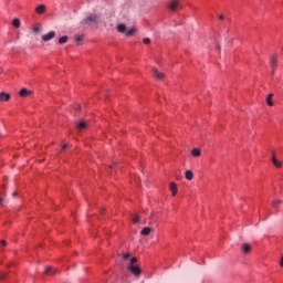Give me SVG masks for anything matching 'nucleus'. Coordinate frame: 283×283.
Masks as SVG:
<instances>
[{
	"label": "nucleus",
	"instance_id": "nucleus-1",
	"mask_svg": "<svg viewBox=\"0 0 283 283\" xmlns=\"http://www.w3.org/2000/svg\"><path fill=\"white\" fill-rule=\"evenodd\" d=\"M101 23V15L96 13L88 14L83 21V25H98Z\"/></svg>",
	"mask_w": 283,
	"mask_h": 283
},
{
	"label": "nucleus",
	"instance_id": "nucleus-2",
	"mask_svg": "<svg viewBox=\"0 0 283 283\" xmlns=\"http://www.w3.org/2000/svg\"><path fill=\"white\" fill-rule=\"evenodd\" d=\"M127 270L130 271L135 277H140V275H143V270L138 265H127Z\"/></svg>",
	"mask_w": 283,
	"mask_h": 283
},
{
	"label": "nucleus",
	"instance_id": "nucleus-3",
	"mask_svg": "<svg viewBox=\"0 0 283 283\" xmlns=\"http://www.w3.org/2000/svg\"><path fill=\"white\" fill-rule=\"evenodd\" d=\"M180 8V1L179 0H170L168 2V10L170 12H176Z\"/></svg>",
	"mask_w": 283,
	"mask_h": 283
},
{
	"label": "nucleus",
	"instance_id": "nucleus-4",
	"mask_svg": "<svg viewBox=\"0 0 283 283\" xmlns=\"http://www.w3.org/2000/svg\"><path fill=\"white\" fill-rule=\"evenodd\" d=\"M270 64H271V67H272V75H274L275 70H277V55H272L270 57Z\"/></svg>",
	"mask_w": 283,
	"mask_h": 283
},
{
	"label": "nucleus",
	"instance_id": "nucleus-5",
	"mask_svg": "<svg viewBox=\"0 0 283 283\" xmlns=\"http://www.w3.org/2000/svg\"><path fill=\"white\" fill-rule=\"evenodd\" d=\"M54 36H56V32L51 31L48 34L42 35V41H44V42L52 41V39H54Z\"/></svg>",
	"mask_w": 283,
	"mask_h": 283
},
{
	"label": "nucleus",
	"instance_id": "nucleus-6",
	"mask_svg": "<svg viewBox=\"0 0 283 283\" xmlns=\"http://www.w3.org/2000/svg\"><path fill=\"white\" fill-rule=\"evenodd\" d=\"M19 96L21 98H28V96H32V91H28V88H22L19 92Z\"/></svg>",
	"mask_w": 283,
	"mask_h": 283
},
{
	"label": "nucleus",
	"instance_id": "nucleus-7",
	"mask_svg": "<svg viewBox=\"0 0 283 283\" xmlns=\"http://www.w3.org/2000/svg\"><path fill=\"white\" fill-rule=\"evenodd\" d=\"M46 10H48V8L45 7V4H39L35 8L36 14H45Z\"/></svg>",
	"mask_w": 283,
	"mask_h": 283
},
{
	"label": "nucleus",
	"instance_id": "nucleus-8",
	"mask_svg": "<svg viewBox=\"0 0 283 283\" xmlns=\"http://www.w3.org/2000/svg\"><path fill=\"white\" fill-rule=\"evenodd\" d=\"M11 95L9 93L2 92L0 93V102L3 103V101L6 103H8V101H10Z\"/></svg>",
	"mask_w": 283,
	"mask_h": 283
},
{
	"label": "nucleus",
	"instance_id": "nucleus-9",
	"mask_svg": "<svg viewBox=\"0 0 283 283\" xmlns=\"http://www.w3.org/2000/svg\"><path fill=\"white\" fill-rule=\"evenodd\" d=\"M154 76L157 81H163L165 80V73H160L158 70H154Z\"/></svg>",
	"mask_w": 283,
	"mask_h": 283
},
{
	"label": "nucleus",
	"instance_id": "nucleus-10",
	"mask_svg": "<svg viewBox=\"0 0 283 283\" xmlns=\"http://www.w3.org/2000/svg\"><path fill=\"white\" fill-rule=\"evenodd\" d=\"M241 251H242V253H245V254L251 253V244H249V243H243V244L241 245Z\"/></svg>",
	"mask_w": 283,
	"mask_h": 283
},
{
	"label": "nucleus",
	"instance_id": "nucleus-11",
	"mask_svg": "<svg viewBox=\"0 0 283 283\" xmlns=\"http://www.w3.org/2000/svg\"><path fill=\"white\" fill-rule=\"evenodd\" d=\"M272 163L274 165V167H276L277 169H280V167H282V161L277 160V158H275V154L272 155Z\"/></svg>",
	"mask_w": 283,
	"mask_h": 283
},
{
	"label": "nucleus",
	"instance_id": "nucleus-12",
	"mask_svg": "<svg viewBox=\"0 0 283 283\" xmlns=\"http://www.w3.org/2000/svg\"><path fill=\"white\" fill-rule=\"evenodd\" d=\"M44 273L46 274V275H56V273H59V270H54V269H52V268H46L45 270H44Z\"/></svg>",
	"mask_w": 283,
	"mask_h": 283
},
{
	"label": "nucleus",
	"instance_id": "nucleus-13",
	"mask_svg": "<svg viewBox=\"0 0 283 283\" xmlns=\"http://www.w3.org/2000/svg\"><path fill=\"white\" fill-rule=\"evenodd\" d=\"M170 191L172 196H176V193H178V185H176V182H170Z\"/></svg>",
	"mask_w": 283,
	"mask_h": 283
},
{
	"label": "nucleus",
	"instance_id": "nucleus-14",
	"mask_svg": "<svg viewBox=\"0 0 283 283\" xmlns=\"http://www.w3.org/2000/svg\"><path fill=\"white\" fill-rule=\"evenodd\" d=\"M201 155H202V153L198 148H195L191 151V156H193V158H200Z\"/></svg>",
	"mask_w": 283,
	"mask_h": 283
},
{
	"label": "nucleus",
	"instance_id": "nucleus-15",
	"mask_svg": "<svg viewBox=\"0 0 283 283\" xmlns=\"http://www.w3.org/2000/svg\"><path fill=\"white\" fill-rule=\"evenodd\" d=\"M185 178H186V180H193V171L187 170L185 172Z\"/></svg>",
	"mask_w": 283,
	"mask_h": 283
},
{
	"label": "nucleus",
	"instance_id": "nucleus-16",
	"mask_svg": "<svg viewBox=\"0 0 283 283\" xmlns=\"http://www.w3.org/2000/svg\"><path fill=\"white\" fill-rule=\"evenodd\" d=\"M126 30L127 27L125 24L120 23L117 25V32H120L123 34L124 32H126Z\"/></svg>",
	"mask_w": 283,
	"mask_h": 283
},
{
	"label": "nucleus",
	"instance_id": "nucleus-17",
	"mask_svg": "<svg viewBox=\"0 0 283 283\" xmlns=\"http://www.w3.org/2000/svg\"><path fill=\"white\" fill-rule=\"evenodd\" d=\"M266 103H268L269 107H273V94L268 95Z\"/></svg>",
	"mask_w": 283,
	"mask_h": 283
},
{
	"label": "nucleus",
	"instance_id": "nucleus-18",
	"mask_svg": "<svg viewBox=\"0 0 283 283\" xmlns=\"http://www.w3.org/2000/svg\"><path fill=\"white\" fill-rule=\"evenodd\" d=\"M142 235H149V233H151V228L149 227H145L142 231H140Z\"/></svg>",
	"mask_w": 283,
	"mask_h": 283
},
{
	"label": "nucleus",
	"instance_id": "nucleus-19",
	"mask_svg": "<svg viewBox=\"0 0 283 283\" xmlns=\"http://www.w3.org/2000/svg\"><path fill=\"white\" fill-rule=\"evenodd\" d=\"M12 25L13 28H21V20H19L18 18L13 19Z\"/></svg>",
	"mask_w": 283,
	"mask_h": 283
},
{
	"label": "nucleus",
	"instance_id": "nucleus-20",
	"mask_svg": "<svg viewBox=\"0 0 283 283\" xmlns=\"http://www.w3.org/2000/svg\"><path fill=\"white\" fill-rule=\"evenodd\" d=\"M85 127H87V123H85L84 120H81L77 124V129H85Z\"/></svg>",
	"mask_w": 283,
	"mask_h": 283
},
{
	"label": "nucleus",
	"instance_id": "nucleus-21",
	"mask_svg": "<svg viewBox=\"0 0 283 283\" xmlns=\"http://www.w3.org/2000/svg\"><path fill=\"white\" fill-rule=\"evenodd\" d=\"M33 32L35 34H41V24H36L35 27H33Z\"/></svg>",
	"mask_w": 283,
	"mask_h": 283
},
{
	"label": "nucleus",
	"instance_id": "nucleus-22",
	"mask_svg": "<svg viewBox=\"0 0 283 283\" xmlns=\"http://www.w3.org/2000/svg\"><path fill=\"white\" fill-rule=\"evenodd\" d=\"M67 41V35H63L62 38L59 39L60 45H63Z\"/></svg>",
	"mask_w": 283,
	"mask_h": 283
},
{
	"label": "nucleus",
	"instance_id": "nucleus-23",
	"mask_svg": "<svg viewBox=\"0 0 283 283\" xmlns=\"http://www.w3.org/2000/svg\"><path fill=\"white\" fill-rule=\"evenodd\" d=\"M135 33H136V29H130L126 32V36H134Z\"/></svg>",
	"mask_w": 283,
	"mask_h": 283
},
{
	"label": "nucleus",
	"instance_id": "nucleus-24",
	"mask_svg": "<svg viewBox=\"0 0 283 283\" xmlns=\"http://www.w3.org/2000/svg\"><path fill=\"white\" fill-rule=\"evenodd\" d=\"M136 262H138V259L132 258L128 266H136Z\"/></svg>",
	"mask_w": 283,
	"mask_h": 283
},
{
	"label": "nucleus",
	"instance_id": "nucleus-25",
	"mask_svg": "<svg viewBox=\"0 0 283 283\" xmlns=\"http://www.w3.org/2000/svg\"><path fill=\"white\" fill-rule=\"evenodd\" d=\"M133 222H134V224H138V222H140V218L138 217V214L134 216Z\"/></svg>",
	"mask_w": 283,
	"mask_h": 283
},
{
	"label": "nucleus",
	"instance_id": "nucleus-26",
	"mask_svg": "<svg viewBox=\"0 0 283 283\" xmlns=\"http://www.w3.org/2000/svg\"><path fill=\"white\" fill-rule=\"evenodd\" d=\"M75 41L76 43H81V41H83V35L81 34L75 35Z\"/></svg>",
	"mask_w": 283,
	"mask_h": 283
},
{
	"label": "nucleus",
	"instance_id": "nucleus-27",
	"mask_svg": "<svg viewBox=\"0 0 283 283\" xmlns=\"http://www.w3.org/2000/svg\"><path fill=\"white\" fill-rule=\"evenodd\" d=\"M279 205H282V200H274L273 202H272V207H277Z\"/></svg>",
	"mask_w": 283,
	"mask_h": 283
},
{
	"label": "nucleus",
	"instance_id": "nucleus-28",
	"mask_svg": "<svg viewBox=\"0 0 283 283\" xmlns=\"http://www.w3.org/2000/svg\"><path fill=\"white\" fill-rule=\"evenodd\" d=\"M150 43H151V39H149V38L144 39V44L145 45H149Z\"/></svg>",
	"mask_w": 283,
	"mask_h": 283
},
{
	"label": "nucleus",
	"instance_id": "nucleus-29",
	"mask_svg": "<svg viewBox=\"0 0 283 283\" xmlns=\"http://www.w3.org/2000/svg\"><path fill=\"white\" fill-rule=\"evenodd\" d=\"M6 277H8V274L6 272H1L0 273V281L6 280Z\"/></svg>",
	"mask_w": 283,
	"mask_h": 283
},
{
	"label": "nucleus",
	"instance_id": "nucleus-30",
	"mask_svg": "<svg viewBox=\"0 0 283 283\" xmlns=\"http://www.w3.org/2000/svg\"><path fill=\"white\" fill-rule=\"evenodd\" d=\"M130 256H132L130 253H125V254H123L124 260H129Z\"/></svg>",
	"mask_w": 283,
	"mask_h": 283
},
{
	"label": "nucleus",
	"instance_id": "nucleus-31",
	"mask_svg": "<svg viewBox=\"0 0 283 283\" xmlns=\"http://www.w3.org/2000/svg\"><path fill=\"white\" fill-rule=\"evenodd\" d=\"M67 147H70V144L62 145V151H65V149H67Z\"/></svg>",
	"mask_w": 283,
	"mask_h": 283
},
{
	"label": "nucleus",
	"instance_id": "nucleus-32",
	"mask_svg": "<svg viewBox=\"0 0 283 283\" xmlns=\"http://www.w3.org/2000/svg\"><path fill=\"white\" fill-rule=\"evenodd\" d=\"M115 167H118V163H113V164L109 166V169H114Z\"/></svg>",
	"mask_w": 283,
	"mask_h": 283
},
{
	"label": "nucleus",
	"instance_id": "nucleus-33",
	"mask_svg": "<svg viewBox=\"0 0 283 283\" xmlns=\"http://www.w3.org/2000/svg\"><path fill=\"white\" fill-rule=\"evenodd\" d=\"M1 245H2V247H8V241L1 240Z\"/></svg>",
	"mask_w": 283,
	"mask_h": 283
},
{
	"label": "nucleus",
	"instance_id": "nucleus-34",
	"mask_svg": "<svg viewBox=\"0 0 283 283\" xmlns=\"http://www.w3.org/2000/svg\"><path fill=\"white\" fill-rule=\"evenodd\" d=\"M74 109H76V111L81 109V105L75 104V105H74Z\"/></svg>",
	"mask_w": 283,
	"mask_h": 283
},
{
	"label": "nucleus",
	"instance_id": "nucleus-35",
	"mask_svg": "<svg viewBox=\"0 0 283 283\" xmlns=\"http://www.w3.org/2000/svg\"><path fill=\"white\" fill-rule=\"evenodd\" d=\"M280 266L283 268V255L281 256V260H280Z\"/></svg>",
	"mask_w": 283,
	"mask_h": 283
},
{
	"label": "nucleus",
	"instance_id": "nucleus-36",
	"mask_svg": "<svg viewBox=\"0 0 283 283\" xmlns=\"http://www.w3.org/2000/svg\"><path fill=\"white\" fill-rule=\"evenodd\" d=\"M219 19H220V21H224V14H221V15L219 17Z\"/></svg>",
	"mask_w": 283,
	"mask_h": 283
},
{
	"label": "nucleus",
	"instance_id": "nucleus-37",
	"mask_svg": "<svg viewBox=\"0 0 283 283\" xmlns=\"http://www.w3.org/2000/svg\"><path fill=\"white\" fill-rule=\"evenodd\" d=\"M217 50L220 52L221 50L220 44L217 45Z\"/></svg>",
	"mask_w": 283,
	"mask_h": 283
},
{
	"label": "nucleus",
	"instance_id": "nucleus-38",
	"mask_svg": "<svg viewBox=\"0 0 283 283\" xmlns=\"http://www.w3.org/2000/svg\"><path fill=\"white\" fill-rule=\"evenodd\" d=\"M12 196H13V198L17 197V192H13Z\"/></svg>",
	"mask_w": 283,
	"mask_h": 283
},
{
	"label": "nucleus",
	"instance_id": "nucleus-39",
	"mask_svg": "<svg viewBox=\"0 0 283 283\" xmlns=\"http://www.w3.org/2000/svg\"><path fill=\"white\" fill-rule=\"evenodd\" d=\"M0 202H3V198H0Z\"/></svg>",
	"mask_w": 283,
	"mask_h": 283
}]
</instances>
